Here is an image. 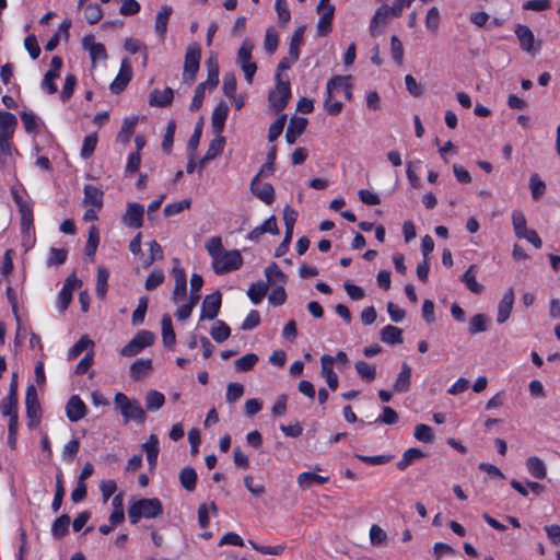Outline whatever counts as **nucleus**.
I'll return each instance as SVG.
<instances>
[{
  "label": "nucleus",
  "instance_id": "obj_1",
  "mask_svg": "<svg viewBox=\"0 0 560 560\" xmlns=\"http://www.w3.org/2000/svg\"><path fill=\"white\" fill-rule=\"evenodd\" d=\"M163 513V505L158 498L139 499L128 506L130 523L137 524L141 517L155 518Z\"/></svg>",
  "mask_w": 560,
  "mask_h": 560
},
{
  "label": "nucleus",
  "instance_id": "obj_2",
  "mask_svg": "<svg viewBox=\"0 0 560 560\" xmlns=\"http://www.w3.org/2000/svg\"><path fill=\"white\" fill-rule=\"evenodd\" d=\"M114 407L124 418L125 423L136 421L143 423L147 415L138 400L129 399L124 393H116L114 396Z\"/></svg>",
  "mask_w": 560,
  "mask_h": 560
},
{
  "label": "nucleus",
  "instance_id": "obj_3",
  "mask_svg": "<svg viewBox=\"0 0 560 560\" xmlns=\"http://www.w3.org/2000/svg\"><path fill=\"white\" fill-rule=\"evenodd\" d=\"M243 266V257L237 249L223 250L212 260V269L215 275H224L238 270Z\"/></svg>",
  "mask_w": 560,
  "mask_h": 560
},
{
  "label": "nucleus",
  "instance_id": "obj_4",
  "mask_svg": "<svg viewBox=\"0 0 560 560\" xmlns=\"http://www.w3.org/2000/svg\"><path fill=\"white\" fill-rule=\"evenodd\" d=\"M201 59V48L198 44H191L187 47L183 70V82L191 84L199 70Z\"/></svg>",
  "mask_w": 560,
  "mask_h": 560
},
{
  "label": "nucleus",
  "instance_id": "obj_5",
  "mask_svg": "<svg viewBox=\"0 0 560 560\" xmlns=\"http://www.w3.org/2000/svg\"><path fill=\"white\" fill-rule=\"evenodd\" d=\"M277 79V85L273 90H271L268 94V101L270 104V107L275 113H279L284 109L287 106L290 97H291V90H290V82L289 81H282L280 78V73L276 74Z\"/></svg>",
  "mask_w": 560,
  "mask_h": 560
},
{
  "label": "nucleus",
  "instance_id": "obj_6",
  "mask_svg": "<svg viewBox=\"0 0 560 560\" xmlns=\"http://www.w3.org/2000/svg\"><path fill=\"white\" fill-rule=\"evenodd\" d=\"M155 341V335L150 330H139L135 337L120 350L122 357H135L144 348L150 347Z\"/></svg>",
  "mask_w": 560,
  "mask_h": 560
},
{
  "label": "nucleus",
  "instance_id": "obj_7",
  "mask_svg": "<svg viewBox=\"0 0 560 560\" xmlns=\"http://www.w3.org/2000/svg\"><path fill=\"white\" fill-rule=\"evenodd\" d=\"M254 45L249 39H244L237 51V63L245 74L247 83L253 82V78L257 71V65L252 61V51Z\"/></svg>",
  "mask_w": 560,
  "mask_h": 560
},
{
  "label": "nucleus",
  "instance_id": "obj_8",
  "mask_svg": "<svg viewBox=\"0 0 560 560\" xmlns=\"http://www.w3.org/2000/svg\"><path fill=\"white\" fill-rule=\"evenodd\" d=\"M11 195L15 205L19 208V212L21 214V231L23 235H28L30 230L33 225V209L32 205L24 200L22 196L19 194L15 187H11Z\"/></svg>",
  "mask_w": 560,
  "mask_h": 560
},
{
  "label": "nucleus",
  "instance_id": "obj_9",
  "mask_svg": "<svg viewBox=\"0 0 560 560\" xmlns=\"http://www.w3.org/2000/svg\"><path fill=\"white\" fill-rule=\"evenodd\" d=\"M26 416L30 419L28 427H35L39 422L40 405L37 397V390L34 385H28L25 395Z\"/></svg>",
  "mask_w": 560,
  "mask_h": 560
},
{
  "label": "nucleus",
  "instance_id": "obj_10",
  "mask_svg": "<svg viewBox=\"0 0 560 560\" xmlns=\"http://www.w3.org/2000/svg\"><path fill=\"white\" fill-rule=\"evenodd\" d=\"M221 307V293L215 291L211 294L206 295L201 304L200 320L214 319Z\"/></svg>",
  "mask_w": 560,
  "mask_h": 560
},
{
  "label": "nucleus",
  "instance_id": "obj_11",
  "mask_svg": "<svg viewBox=\"0 0 560 560\" xmlns=\"http://www.w3.org/2000/svg\"><path fill=\"white\" fill-rule=\"evenodd\" d=\"M143 206L137 202H128L125 214L122 215V222L129 226L139 229L143 223Z\"/></svg>",
  "mask_w": 560,
  "mask_h": 560
},
{
  "label": "nucleus",
  "instance_id": "obj_12",
  "mask_svg": "<svg viewBox=\"0 0 560 560\" xmlns=\"http://www.w3.org/2000/svg\"><path fill=\"white\" fill-rule=\"evenodd\" d=\"M132 77L131 66L128 59H124L121 61L120 70L115 80L110 83V91L114 94H119L122 92L128 83L130 82Z\"/></svg>",
  "mask_w": 560,
  "mask_h": 560
},
{
  "label": "nucleus",
  "instance_id": "obj_13",
  "mask_svg": "<svg viewBox=\"0 0 560 560\" xmlns=\"http://www.w3.org/2000/svg\"><path fill=\"white\" fill-rule=\"evenodd\" d=\"M88 408L84 401L78 396L72 395L66 404V415L71 422H78L86 416Z\"/></svg>",
  "mask_w": 560,
  "mask_h": 560
},
{
  "label": "nucleus",
  "instance_id": "obj_14",
  "mask_svg": "<svg viewBox=\"0 0 560 560\" xmlns=\"http://www.w3.org/2000/svg\"><path fill=\"white\" fill-rule=\"evenodd\" d=\"M338 90L343 92L347 100L350 101L352 98V84L350 75H336L327 82L326 91L329 93V96H334V93Z\"/></svg>",
  "mask_w": 560,
  "mask_h": 560
},
{
  "label": "nucleus",
  "instance_id": "obj_15",
  "mask_svg": "<svg viewBox=\"0 0 560 560\" xmlns=\"http://www.w3.org/2000/svg\"><path fill=\"white\" fill-rule=\"evenodd\" d=\"M252 192L266 205H271L275 201V189L271 184H260L258 176H255L250 182Z\"/></svg>",
  "mask_w": 560,
  "mask_h": 560
},
{
  "label": "nucleus",
  "instance_id": "obj_16",
  "mask_svg": "<svg viewBox=\"0 0 560 560\" xmlns=\"http://www.w3.org/2000/svg\"><path fill=\"white\" fill-rule=\"evenodd\" d=\"M513 304H514V290H513V288H509L504 292V294L498 305L497 322L499 324H503L509 319L512 308H513Z\"/></svg>",
  "mask_w": 560,
  "mask_h": 560
},
{
  "label": "nucleus",
  "instance_id": "obj_17",
  "mask_svg": "<svg viewBox=\"0 0 560 560\" xmlns=\"http://www.w3.org/2000/svg\"><path fill=\"white\" fill-rule=\"evenodd\" d=\"M82 46L90 52L93 63L97 60H105L107 58L105 46L101 43H95L93 35H86L82 40Z\"/></svg>",
  "mask_w": 560,
  "mask_h": 560
},
{
  "label": "nucleus",
  "instance_id": "obj_18",
  "mask_svg": "<svg viewBox=\"0 0 560 560\" xmlns=\"http://www.w3.org/2000/svg\"><path fill=\"white\" fill-rule=\"evenodd\" d=\"M229 114V106L225 102L221 101L212 112L211 125L215 135H221L224 129V124Z\"/></svg>",
  "mask_w": 560,
  "mask_h": 560
},
{
  "label": "nucleus",
  "instance_id": "obj_19",
  "mask_svg": "<svg viewBox=\"0 0 560 560\" xmlns=\"http://www.w3.org/2000/svg\"><path fill=\"white\" fill-rule=\"evenodd\" d=\"M307 119L304 117H292L285 131V141L293 144L305 131Z\"/></svg>",
  "mask_w": 560,
  "mask_h": 560
},
{
  "label": "nucleus",
  "instance_id": "obj_20",
  "mask_svg": "<svg viewBox=\"0 0 560 560\" xmlns=\"http://www.w3.org/2000/svg\"><path fill=\"white\" fill-rule=\"evenodd\" d=\"M173 98V89L165 88L163 91L154 89L149 95V105L152 107H166L172 104Z\"/></svg>",
  "mask_w": 560,
  "mask_h": 560
},
{
  "label": "nucleus",
  "instance_id": "obj_21",
  "mask_svg": "<svg viewBox=\"0 0 560 560\" xmlns=\"http://www.w3.org/2000/svg\"><path fill=\"white\" fill-rule=\"evenodd\" d=\"M515 35L520 42L521 48L526 52H533L535 36L532 30L523 24H518L515 28Z\"/></svg>",
  "mask_w": 560,
  "mask_h": 560
},
{
  "label": "nucleus",
  "instance_id": "obj_22",
  "mask_svg": "<svg viewBox=\"0 0 560 560\" xmlns=\"http://www.w3.org/2000/svg\"><path fill=\"white\" fill-rule=\"evenodd\" d=\"M320 14L317 21V34L318 36H327L331 32V23L335 13V7H326L323 10H317Z\"/></svg>",
  "mask_w": 560,
  "mask_h": 560
},
{
  "label": "nucleus",
  "instance_id": "obj_23",
  "mask_svg": "<svg viewBox=\"0 0 560 560\" xmlns=\"http://www.w3.org/2000/svg\"><path fill=\"white\" fill-rule=\"evenodd\" d=\"M103 191L93 185L84 186V199L83 202L85 205L93 206L96 210H100L103 207Z\"/></svg>",
  "mask_w": 560,
  "mask_h": 560
},
{
  "label": "nucleus",
  "instance_id": "obj_24",
  "mask_svg": "<svg viewBox=\"0 0 560 560\" xmlns=\"http://www.w3.org/2000/svg\"><path fill=\"white\" fill-rule=\"evenodd\" d=\"M162 341L167 348H172L176 342V335L173 329L172 318L168 314H164L161 319Z\"/></svg>",
  "mask_w": 560,
  "mask_h": 560
},
{
  "label": "nucleus",
  "instance_id": "obj_25",
  "mask_svg": "<svg viewBox=\"0 0 560 560\" xmlns=\"http://www.w3.org/2000/svg\"><path fill=\"white\" fill-rule=\"evenodd\" d=\"M475 269V265L469 266V268L460 277V281L471 293L481 294L483 292V285L477 281Z\"/></svg>",
  "mask_w": 560,
  "mask_h": 560
},
{
  "label": "nucleus",
  "instance_id": "obj_26",
  "mask_svg": "<svg viewBox=\"0 0 560 560\" xmlns=\"http://www.w3.org/2000/svg\"><path fill=\"white\" fill-rule=\"evenodd\" d=\"M172 8L170 5H163L162 9L158 12L155 18V32L163 39L165 37L167 31V23L170 15L172 14Z\"/></svg>",
  "mask_w": 560,
  "mask_h": 560
},
{
  "label": "nucleus",
  "instance_id": "obj_27",
  "mask_svg": "<svg viewBox=\"0 0 560 560\" xmlns=\"http://www.w3.org/2000/svg\"><path fill=\"white\" fill-rule=\"evenodd\" d=\"M381 340L388 345H400L402 343V330L396 326L387 325L381 332Z\"/></svg>",
  "mask_w": 560,
  "mask_h": 560
},
{
  "label": "nucleus",
  "instance_id": "obj_28",
  "mask_svg": "<svg viewBox=\"0 0 560 560\" xmlns=\"http://www.w3.org/2000/svg\"><path fill=\"white\" fill-rule=\"evenodd\" d=\"M390 18H395L394 13L392 12V7L382 5L380 9H377L370 24L371 35L376 36V25L380 23L386 24Z\"/></svg>",
  "mask_w": 560,
  "mask_h": 560
},
{
  "label": "nucleus",
  "instance_id": "obj_29",
  "mask_svg": "<svg viewBox=\"0 0 560 560\" xmlns=\"http://www.w3.org/2000/svg\"><path fill=\"white\" fill-rule=\"evenodd\" d=\"M411 383V368L407 363H402L401 371L399 372L395 384L394 389L397 393H406Z\"/></svg>",
  "mask_w": 560,
  "mask_h": 560
},
{
  "label": "nucleus",
  "instance_id": "obj_30",
  "mask_svg": "<svg viewBox=\"0 0 560 560\" xmlns=\"http://www.w3.org/2000/svg\"><path fill=\"white\" fill-rule=\"evenodd\" d=\"M305 32V25L299 26L292 34L289 47V55L291 61H298L300 57V46L303 43V35Z\"/></svg>",
  "mask_w": 560,
  "mask_h": 560
},
{
  "label": "nucleus",
  "instance_id": "obj_31",
  "mask_svg": "<svg viewBox=\"0 0 560 560\" xmlns=\"http://www.w3.org/2000/svg\"><path fill=\"white\" fill-rule=\"evenodd\" d=\"M179 482H180V486L186 490V491H194L196 489V483H197V472L196 470L190 467V466H187V467H184L180 471H179Z\"/></svg>",
  "mask_w": 560,
  "mask_h": 560
},
{
  "label": "nucleus",
  "instance_id": "obj_32",
  "mask_svg": "<svg viewBox=\"0 0 560 560\" xmlns=\"http://www.w3.org/2000/svg\"><path fill=\"white\" fill-rule=\"evenodd\" d=\"M152 369L153 366L151 359H138L130 366V375L133 380L139 381L150 371H152Z\"/></svg>",
  "mask_w": 560,
  "mask_h": 560
},
{
  "label": "nucleus",
  "instance_id": "obj_33",
  "mask_svg": "<svg viewBox=\"0 0 560 560\" xmlns=\"http://www.w3.org/2000/svg\"><path fill=\"white\" fill-rule=\"evenodd\" d=\"M18 126L16 117L10 112H2L0 114V135L13 137Z\"/></svg>",
  "mask_w": 560,
  "mask_h": 560
},
{
  "label": "nucleus",
  "instance_id": "obj_34",
  "mask_svg": "<svg viewBox=\"0 0 560 560\" xmlns=\"http://www.w3.org/2000/svg\"><path fill=\"white\" fill-rule=\"evenodd\" d=\"M425 456V453L420 448L411 447L404 452L402 457L397 463V468L399 470H405L408 466H410L416 460H419Z\"/></svg>",
  "mask_w": 560,
  "mask_h": 560
},
{
  "label": "nucleus",
  "instance_id": "obj_35",
  "mask_svg": "<svg viewBox=\"0 0 560 560\" xmlns=\"http://www.w3.org/2000/svg\"><path fill=\"white\" fill-rule=\"evenodd\" d=\"M526 467L529 474L536 479H544L547 475L545 463L536 456H530L526 460Z\"/></svg>",
  "mask_w": 560,
  "mask_h": 560
},
{
  "label": "nucleus",
  "instance_id": "obj_36",
  "mask_svg": "<svg viewBox=\"0 0 560 560\" xmlns=\"http://www.w3.org/2000/svg\"><path fill=\"white\" fill-rule=\"evenodd\" d=\"M137 122H138L137 116H131V117L125 118L121 129L117 135V141H119L121 143H128L131 136L135 132Z\"/></svg>",
  "mask_w": 560,
  "mask_h": 560
},
{
  "label": "nucleus",
  "instance_id": "obj_37",
  "mask_svg": "<svg viewBox=\"0 0 560 560\" xmlns=\"http://www.w3.org/2000/svg\"><path fill=\"white\" fill-rule=\"evenodd\" d=\"M328 480H329L328 477H324V476H320V475H317V474L311 472V471H305V472H302L299 475L298 485L301 488H310L314 483H317V485L327 483Z\"/></svg>",
  "mask_w": 560,
  "mask_h": 560
},
{
  "label": "nucleus",
  "instance_id": "obj_38",
  "mask_svg": "<svg viewBox=\"0 0 560 560\" xmlns=\"http://www.w3.org/2000/svg\"><path fill=\"white\" fill-rule=\"evenodd\" d=\"M490 319L486 314H476L469 319L468 332L476 335L488 329Z\"/></svg>",
  "mask_w": 560,
  "mask_h": 560
},
{
  "label": "nucleus",
  "instance_id": "obj_39",
  "mask_svg": "<svg viewBox=\"0 0 560 560\" xmlns=\"http://www.w3.org/2000/svg\"><path fill=\"white\" fill-rule=\"evenodd\" d=\"M70 517L67 514H62L51 525V534L55 538L60 539L67 535L69 530Z\"/></svg>",
  "mask_w": 560,
  "mask_h": 560
},
{
  "label": "nucleus",
  "instance_id": "obj_40",
  "mask_svg": "<svg viewBox=\"0 0 560 560\" xmlns=\"http://www.w3.org/2000/svg\"><path fill=\"white\" fill-rule=\"evenodd\" d=\"M268 292V284L261 281L253 283L247 295L254 304H259Z\"/></svg>",
  "mask_w": 560,
  "mask_h": 560
},
{
  "label": "nucleus",
  "instance_id": "obj_41",
  "mask_svg": "<svg viewBox=\"0 0 560 560\" xmlns=\"http://www.w3.org/2000/svg\"><path fill=\"white\" fill-rule=\"evenodd\" d=\"M100 244V234L95 225L90 226L88 242L85 245V255L91 259L94 258L97 246Z\"/></svg>",
  "mask_w": 560,
  "mask_h": 560
},
{
  "label": "nucleus",
  "instance_id": "obj_42",
  "mask_svg": "<svg viewBox=\"0 0 560 560\" xmlns=\"http://www.w3.org/2000/svg\"><path fill=\"white\" fill-rule=\"evenodd\" d=\"M529 189L534 200H539L546 192V184L537 173L529 177Z\"/></svg>",
  "mask_w": 560,
  "mask_h": 560
},
{
  "label": "nucleus",
  "instance_id": "obj_43",
  "mask_svg": "<svg viewBox=\"0 0 560 560\" xmlns=\"http://www.w3.org/2000/svg\"><path fill=\"white\" fill-rule=\"evenodd\" d=\"M210 335L214 341L223 342L230 337L231 328L223 320H217L211 328Z\"/></svg>",
  "mask_w": 560,
  "mask_h": 560
},
{
  "label": "nucleus",
  "instance_id": "obj_44",
  "mask_svg": "<svg viewBox=\"0 0 560 560\" xmlns=\"http://www.w3.org/2000/svg\"><path fill=\"white\" fill-rule=\"evenodd\" d=\"M94 342L86 336H82L68 351V359L73 360L88 348H92Z\"/></svg>",
  "mask_w": 560,
  "mask_h": 560
},
{
  "label": "nucleus",
  "instance_id": "obj_45",
  "mask_svg": "<svg viewBox=\"0 0 560 560\" xmlns=\"http://www.w3.org/2000/svg\"><path fill=\"white\" fill-rule=\"evenodd\" d=\"M265 276L268 280V283L270 284L284 283L287 280V276L282 272L276 262H271L265 269Z\"/></svg>",
  "mask_w": 560,
  "mask_h": 560
},
{
  "label": "nucleus",
  "instance_id": "obj_46",
  "mask_svg": "<svg viewBox=\"0 0 560 560\" xmlns=\"http://www.w3.org/2000/svg\"><path fill=\"white\" fill-rule=\"evenodd\" d=\"M354 368L359 376L368 382H372L376 377L375 365H372L365 361L360 360L355 362Z\"/></svg>",
  "mask_w": 560,
  "mask_h": 560
},
{
  "label": "nucleus",
  "instance_id": "obj_47",
  "mask_svg": "<svg viewBox=\"0 0 560 560\" xmlns=\"http://www.w3.org/2000/svg\"><path fill=\"white\" fill-rule=\"evenodd\" d=\"M165 397L162 393L150 390L145 396V407L149 411H156L163 407Z\"/></svg>",
  "mask_w": 560,
  "mask_h": 560
},
{
  "label": "nucleus",
  "instance_id": "obj_48",
  "mask_svg": "<svg viewBox=\"0 0 560 560\" xmlns=\"http://www.w3.org/2000/svg\"><path fill=\"white\" fill-rule=\"evenodd\" d=\"M225 144V138L221 135H217V138H214L206 152V160H214L218 158L224 149Z\"/></svg>",
  "mask_w": 560,
  "mask_h": 560
},
{
  "label": "nucleus",
  "instance_id": "obj_49",
  "mask_svg": "<svg viewBox=\"0 0 560 560\" xmlns=\"http://www.w3.org/2000/svg\"><path fill=\"white\" fill-rule=\"evenodd\" d=\"M109 272L105 267H98L97 269V281H96V295L100 299H104L107 291V281H108Z\"/></svg>",
  "mask_w": 560,
  "mask_h": 560
},
{
  "label": "nucleus",
  "instance_id": "obj_50",
  "mask_svg": "<svg viewBox=\"0 0 560 560\" xmlns=\"http://www.w3.org/2000/svg\"><path fill=\"white\" fill-rule=\"evenodd\" d=\"M12 137L0 135V168H4L7 160L12 155Z\"/></svg>",
  "mask_w": 560,
  "mask_h": 560
},
{
  "label": "nucleus",
  "instance_id": "obj_51",
  "mask_svg": "<svg viewBox=\"0 0 560 560\" xmlns=\"http://www.w3.org/2000/svg\"><path fill=\"white\" fill-rule=\"evenodd\" d=\"M285 121H287V115L282 114L270 125L269 130H268V140L270 142L276 141L280 137V135L283 131Z\"/></svg>",
  "mask_w": 560,
  "mask_h": 560
},
{
  "label": "nucleus",
  "instance_id": "obj_52",
  "mask_svg": "<svg viewBox=\"0 0 560 560\" xmlns=\"http://www.w3.org/2000/svg\"><path fill=\"white\" fill-rule=\"evenodd\" d=\"M413 436L423 443H431L434 440L432 428L423 423L416 425Z\"/></svg>",
  "mask_w": 560,
  "mask_h": 560
},
{
  "label": "nucleus",
  "instance_id": "obj_53",
  "mask_svg": "<svg viewBox=\"0 0 560 560\" xmlns=\"http://www.w3.org/2000/svg\"><path fill=\"white\" fill-rule=\"evenodd\" d=\"M258 362V357L255 353H247L235 361L237 371L247 372L254 368Z\"/></svg>",
  "mask_w": 560,
  "mask_h": 560
},
{
  "label": "nucleus",
  "instance_id": "obj_54",
  "mask_svg": "<svg viewBox=\"0 0 560 560\" xmlns=\"http://www.w3.org/2000/svg\"><path fill=\"white\" fill-rule=\"evenodd\" d=\"M191 206V200L189 198L184 199L182 201L172 202L165 206L163 212L165 217H172L177 213H180L185 209H189Z\"/></svg>",
  "mask_w": 560,
  "mask_h": 560
},
{
  "label": "nucleus",
  "instance_id": "obj_55",
  "mask_svg": "<svg viewBox=\"0 0 560 560\" xmlns=\"http://www.w3.org/2000/svg\"><path fill=\"white\" fill-rule=\"evenodd\" d=\"M65 497V488L62 483V477L57 475L56 477V491L54 495V500L51 503V510L57 513L62 504V500Z\"/></svg>",
  "mask_w": 560,
  "mask_h": 560
},
{
  "label": "nucleus",
  "instance_id": "obj_56",
  "mask_svg": "<svg viewBox=\"0 0 560 560\" xmlns=\"http://www.w3.org/2000/svg\"><path fill=\"white\" fill-rule=\"evenodd\" d=\"M1 411L7 417L18 415V394L8 395L1 404Z\"/></svg>",
  "mask_w": 560,
  "mask_h": 560
},
{
  "label": "nucleus",
  "instance_id": "obj_57",
  "mask_svg": "<svg viewBox=\"0 0 560 560\" xmlns=\"http://www.w3.org/2000/svg\"><path fill=\"white\" fill-rule=\"evenodd\" d=\"M370 540L373 546L385 545L387 541V534L381 526L374 524L370 528Z\"/></svg>",
  "mask_w": 560,
  "mask_h": 560
},
{
  "label": "nucleus",
  "instance_id": "obj_58",
  "mask_svg": "<svg viewBox=\"0 0 560 560\" xmlns=\"http://www.w3.org/2000/svg\"><path fill=\"white\" fill-rule=\"evenodd\" d=\"M84 16L88 23L96 24L103 16L101 7L96 3H90L84 9Z\"/></svg>",
  "mask_w": 560,
  "mask_h": 560
},
{
  "label": "nucleus",
  "instance_id": "obj_59",
  "mask_svg": "<svg viewBox=\"0 0 560 560\" xmlns=\"http://www.w3.org/2000/svg\"><path fill=\"white\" fill-rule=\"evenodd\" d=\"M96 144H97V135L96 133H91V135L86 136L83 140V144L81 148V156L84 159L90 158L94 153Z\"/></svg>",
  "mask_w": 560,
  "mask_h": 560
},
{
  "label": "nucleus",
  "instance_id": "obj_60",
  "mask_svg": "<svg viewBox=\"0 0 560 560\" xmlns=\"http://www.w3.org/2000/svg\"><path fill=\"white\" fill-rule=\"evenodd\" d=\"M68 256V250L65 248L51 247L49 250V257L47 260L48 266L62 265L65 264Z\"/></svg>",
  "mask_w": 560,
  "mask_h": 560
},
{
  "label": "nucleus",
  "instance_id": "obj_61",
  "mask_svg": "<svg viewBox=\"0 0 560 560\" xmlns=\"http://www.w3.org/2000/svg\"><path fill=\"white\" fill-rule=\"evenodd\" d=\"M512 223H513L515 235L518 238L528 231V229L526 228V218L520 211H516L513 213Z\"/></svg>",
  "mask_w": 560,
  "mask_h": 560
},
{
  "label": "nucleus",
  "instance_id": "obj_62",
  "mask_svg": "<svg viewBox=\"0 0 560 560\" xmlns=\"http://www.w3.org/2000/svg\"><path fill=\"white\" fill-rule=\"evenodd\" d=\"M164 281V273L161 269H154L145 279L144 287L148 291L156 289Z\"/></svg>",
  "mask_w": 560,
  "mask_h": 560
},
{
  "label": "nucleus",
  "instance_id": "obj_63",
  "mask_svg": "<svg viewBox=\"0 0 560 560\" xmlns=\"http://www.w3.org/2000/svg\"><path fill=\"white\" fill-rule=\"evenodd\" d=\"M206 249L208 254L211 256L212 260H214V257L219 256L224 250L221 237H210L206 243Z\"/></svg>",
  "mask_w": 560,
  "mask_h": 560
},
{
  "label": "nucleus",
  "instance_id": "obj_64",
  "mask_svg": "<svg viewBox=\"0 0 560 560\" xmlns=\"http://www.w3.org/2000/svg\"><path fill=\"white\" fill-rule=\"evenodd\" d=\"M244 394V386L240 383H230L226 387V401L232 404L238 400Z\"/></svg>",
  "mask_w": 560,
  "mask_h": 560
}]
</instances>
